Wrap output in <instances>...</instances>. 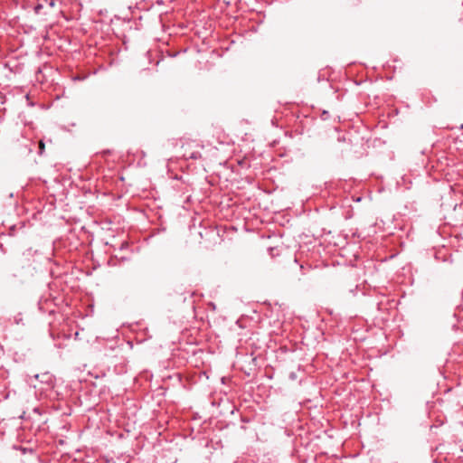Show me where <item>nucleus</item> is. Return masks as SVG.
I'll use <instances>...</instances> for the list:
<instances>
[{
	"label": "nucleus",
	"instance_id": "1",
	"mask_svg": "<svg viewBox=\"0 0 463 463\" xmlns=\"http://www.w3.org/2000/svg\"><path fill=\"white\" fill-rule=\"evenodd\" d=\"M199 146L194 142L183 143L180 151L177 152L175 159H169L168 166L172 165L175 160L182 159L184 161H187L188 159L197 160L202 157V154L198 149Z\"/></svg>",
	"mask_w": 463,
	"mask_h": 463
},
{
	"label": "nucleus",
	"instance_id": "2",
	"mask_svg": "<svg viewBox=\"0 0 463 463\" xmlns=\"http://www.w3.org/2000/svg\"><path fill=\"white\" fill-rule=\"evenodd\" d=\"M33 377L40 383L46 384L48 387H52L53 385L54 377L49 372L36 373Z\"/></svg>",
	"mask_w": 463,
	"mask_h": 463
},
{
	"label": "nucleus",
	"instance_id": "3",
	"mask_svg": "<svg viewBox=\"0 0 463 463\" xmlns=\"http://www.w3.org/2000/svg\"><path fill=\"white\" fill-rule=\"evenodd\" d=\"M44 146H44V142H43V140H40V141H39V151H38V154H39V155H41V156H42V155L43 154V152H44Z\"/></svg>",
	"mask_w": 463,
	"mask_h": 463
},
{
	"label": "nucleus",
	"instance_id": "4",
	"mask_svg": "<svg viewBox=\"0 0 463 463\" xmlns=\"http://www.w3.org/2000/svg\"><path fill=\"white\" fill-rule=\"evenodd\" d=\"M43 3L52 8L56 5V0H43Z\"/></svg>",
	"mask_w": 463,
	"mask_h": 463
},
{
	"label": "nucleus",
	"instance_id": "5",
	"mask_svg": "<svg viewBox=\"0 0 463 463\" xmlns=\"http://www.w3.org/2000/svg\"><path fill=\"white\" fill-rule=\"evenodd\" d=\"M288 378H289V380H291V381H295V380H297V378H298L297 373H296V372H291V373L288 374Z\"/></svg>",
	"mask_w": 463,
	"mask_h": 463
},
{
	"label": "nucleus",
	"instance_id": "6",
	"mask_svg": "<svg viewBox=\"0 0 463 463\" xmlns=\"http://www.w3.org/2000/svg\"><path fill=\"white\" fill-rule=\"evenodd\" d=\"M146 60H148L150 63L152 62V61H151V55H150V52H146Z\"/></svg>",
	"mask_w": 463,
	"mask_h": 463
},
{
	"label": "nucleus",
	"instance_id": "7",
	"mask_svg": "<svg viewBox=\"0 0 463 463\" xmlns=\"http://www.w3.org/2000/svg\"><path fill=\"white\" fill-rule=\"evenodd\" d=\"M435 258H436L437 260H439V259H440V251H439V252H437V253L435 254Z\"/></svg>",
	"mask_w": 463,
	"mask_h": 463
},
{
	"label": "nucleus",
	"instance_id": "8",
	"mask_svg": "<svg viewBox=\"0 0 463 463\" xmlns=\"http://www.w3.org/2000/svg\"><path fill=\"white\" fill-rule=\"evenodd\" d=\"M327 114H328V112H327V111H326V110H325V111H323V113H322V117H323V118H324V119H326L325 116H326Z\"/></svg>",
	"mask_w": 463,
	"mask_h": 463
},
{
	"label": "nucleus",
	"instance_id": "9",
	"mask_svg": "<svg viewBox=\"0 0 463 463\" xmlns=\"http://www.w3.org/2000/svg\"><path fill=\"white\" fill-rule=\"evenodd\" d=\"M449 259H450V255H449L448 258H443L442 260H443V261H448V260H449V261L451 262V260H449Z\"/></svg>",
	"mask_w": 463,
	"mask_h": 463
},
{
	"label": "nucleus",
	"instance_id": "10",
	"mask_svg": "<svg viewBox=\"0 0 463 463\" xmlns=\"http://www.w3.org/2000/svg\"><path fill=\"white\" fill-rule=\"evenodd\" d=\"M43 4L38 5L36 6V10H38V9L42 8V7H43Z\"/></svg>",
	"mask_w": 463,
	"mask_h": 463
},
{
	"label": "nucleus",
	"instance_id": "11",
	"mask_svg": "<svg viewBox=\"0 0 463 463\" xmlns=\"http://www.w3.org/2000/svg\"><path fill=\"white\" fill-rule=\"evenodd\" d=\"M241 420H242L243 422H249V420H248V419H246V418H241Z\"/></svg>",
	"mask_w": 463,
	"mask_h": 463
},
{
	"label": "nucleus",
	"instance_id": "12",
	"mask_svg": "<svg viewBox=\"0 0 463 463\" xmlns=\"http://www.w3.org/2000/svg\"><path fill=\"white\" fill-rule=\"evenodd\" d=\"M154 234H155V233H154V232H151V234L149 235V237L153 236ZM146 241L148 240V236H147V235H146Z\"/></svg>",
	"mask_w": 463,
	"mask_h": 463
},
{
	"label": "nucleus",
	"instance_id": "13",
	"mask_svg": "<svg viewBox=\"0 0 463 463\" xmlns=\"http://www.w3.org/2000/svg\"><path fill=\"white\" fill-rule=\"evenodd\" d=\"M151 195H152L153 199L156 200V196H154V194H151Z\"/></svg>",
	"mask_w": 463,
	"mask_h": 463
}]
</instances>
